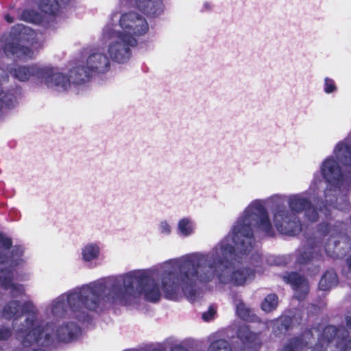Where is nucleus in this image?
I'll return each instance as SVG.
<instances>
[{"instance_id": "49", "label": "nucleus", "mask_w": 351, "mask_h": 351, "mask_svg": "<svg viewBox=\"0 0 351 351\" xmlns=\"http://www.w3.org/2000/svg\"><path fill=\"white\" fill-rule=\"evenodd\" d=\"M0 351H1V348H0Z\"/></svg>"}, {"instance_id": "39", "label": "nucleus", "mask_w": 351, "mask_h": 351, "mask_svg": "<svg viewBox=\"0 0 351 351\" xmlns=\"http://www.w3.org/2000/svg\"><path fill=\"white\" fill-rule=\"evenodd\" d=\"M325 88H335V83L333 80L326 77L324 80Z\"/></svg>"}, {"instance_id": "32", "label": "nucleus", "mask_w": 351, "mask_h": 351, "mask_svg": "<svg viewBox=\"0 0 351 351\" xmlns=\"http://www.w3.org/2000/svg\"><path fill=\"white\" fill-rule=\"evenodd\" d=\"M208 351H232L229 342L225 339H217L213 341L208 349Z\"/></svg>"}, {"instance_id": "1", "label": "nucleus", "mask_w": 351, "mask_h": 351, "mask_svg": "<svg viewBox=\"0 0 351 351\" xmlns=\"http://www.w3.org/2000/svg\"><path fill=\"white\" fill-rule=\"evenodd\" d=\"M252 227L258 228L267 237L275 236L268 213L259 201L252 202L237 220L231 239L234 245L226 239L207 254L191 255L182 261L179 272L184 293L194 297L197 282H208L215 275L221 283H231L237 287L243 286L254 279V269L236 267V263H241V255L249 254L254 247Z\"/></svg>"}, {"instance_id": "46", "label": "nucleus", "mask_w": 351, "mask_h": 351, "mask_svg": "<svg viewBox=\"0 0 351 351\" xmlns=\"http://www.w3.org/2000/svg\"><path fill=\"white\" fill-rule=\"evenodd\" d=\"M24 351H42L40 349H27Z\"/></svg>"}, {"instance_id": "38", "label": "nucleus", "mask_w": 351, "mask_h": 351, "mask_svg": "<svg viewBox=\"0 0 351 351\" xmlns=\"http://www.w3.org/2000/svg\"><path fill=\"white\" fill-rule=\"evenodd\" d=\"M319 230L322 233L324 236H326L330 230V226L327 222L321 223L319 225Z\"/></svg>"}, {"instance_id": "4", "label": "nucleus", "mask_w": 351, "mask_h": 351, "mask_svg": "<svg viewBox=\"0 0 351 351\" xmlns=\"http://www.w3.org/2000/svg\"><path fill=\"white\" fill-rule=\"evenodd\" d=\"M289 206L292 212L285 206L278 205L274 213L275 227L281 234L295 236L300 233L302 224L296 213L304 212L306 217L311 222H316L319 219L317 208L308 198L300 194L290 196Z\"/></svg>"}, {"instance_id": "37", "label": "nucleus", "mask_w": 351, "mask_h": 351, "mask_svg": "<svg viewBox=\"0 0 351 351\" xmlns=\"http://www.w3.org/2000/svg\"><path fill=\"white\" fill-rule=\"evenodd\" d=\"M216 308L213 306L210 305L208 311L203 313L202 319L204 321L208 322L214 318V316L216 314Z\"/></svg>"}, {"instance_id": "25", "label": "nucleus", "mask_w": 351, "mask_h": 351, "mask_svg": "<svg viewBox=\"0 0 351 351\" xmlns=\"http://www.w3.org/2000/svg\"><path fill=\"white\" fill-rule=\"evenodd\" d=\"M39 68L37 66L29 67L19 66L14 69V76L20 81H26L33 75H38Z\"/></svg>"}, {"instance_id": "8", "label": "nucleus", "mask_w": 351, "mask_h": 351, "mask_svg": "<svg viewBox=\"0 0 351 351\" xmlns=\"http://www.w3.org/2000/svg\"><path fill=\"white\" fill-rule=\"evenodd\" d=\"M149 29L146 20L135 12H129L121 16L119 25L113 31L123 34L125 37L132 36L134 39L136 36L145 34Z\"/></svg>"}, {"instance_id": "23", "label": "nucleus", "mask_w": 351, "mask_h": 351, "mask_svg": "<svg viewBox=\"0 0 351 351\" xmlns=\"http://www.w3.org/2000/svg\"><path fill=\"white\" fill-rule=\"evenodd\" d=\"M308 348V343L303 336L294 337L289 339L281 351H302Z\"/></svg>"}, {"instance_id": "5", "label": "nucleus", "mask_w": 351, "mask_h": 351, "mask_svg": "<svg viewBox=\"0 0 351 351\" xmlns=\"http://www.w3.org/2000/svg\"><path fill=\"white\" fill-rule=\"evenodd\" d=\"M38 311L34 304L25 301L22 304L18 300H10L3 306L2 315L6 319H18L23 315L27 317L24 325L16 330V338L21 341L24 347H29L32 343H39L44 335V328L36 325Z\"/></svg>"}, {"instance_id": "44", "label": "nucleus", "mask_w": 351, "mask_h": 351, "mask_svg": "<svg viewBox=\"0 0 351 351\" xmlns=\"http://www.w3.org/2000/svg\"><path fill=\"white\" fill-rule=\"evenodd\" d=\"M26 14H27V12H25L23 14L22 17H23L25 20H27V21H32V19H29V18H27V17H26Z\"/></svg>"}, {"instance_id": "45", "label": "nucleus", "mask_w": 351, "mask_h": 351, "mask_svg": "<svg viewBox=\"0 0 351 351\" xmlns=\"http://www.w3.org/2000/svg\"><path fill=\"white\" fill-rule=\"evenodd\" d=\"M324 90H325L326 93L329 94V93H331L335 89H324Z\"/></svg>"}, {"instance_id": "15", "label": "nucleus", "mask_w": 351, "mask_h": 351, "mask_svg": "<svg viewBox=\"0 0 351 351\" xmlns=\"http://www.w3.org/2000/svg\"><path fill=\"white\" fill-rule=\"evenodd\" d=\"M179 276L173 271L165 273L162 278V289L165 298L173 299L178 293L180 286Z\"/></svg>"}, {"instance_id": "41", "label": "nucleus", "mask_w": 351, "mask_h": 351, "mask_svg": "<svg viewBox=\"0 0 351 351\" xmlns=\"http://www.w3.org/2000/svg\"><path fill=\"white\" fill-rule=\"evenodd\" d=\"M346 323L348 328L351 329V316L346 317Z\"/></svg>"}, {"instance_id": "10", "label": "nucleus", "mask_w": 351, "mask_h": 351, "mask_svg": "<svg viewBox=\"0 0 351 351\" xmlns=\"http://www.w3.org/2000/svg\"><path fill=\"white\" fill-rule=\"evenodd\" d=\"M320 169L324 179L330 185L338 186L342 184L343 174L341 168L332 156L322 162Z\"/></svg>"}, {"instance_id": "9", "label": "nucleus", "mask_w": 351, "mask_h": 351, "mask_svg": "<svg viewBox=\"0 0 351 351\" xmlns=\"http://www.w3.org/2000/svg\"><path fill=\"white\" fill-rule=\"evenodd\" d=\"M335 340L336 351H351L350 332L343 326H326L319 339L322 344L330 343Z\"/></svg>"}, {"instance_id": "19", "label": "nucleus", "mask_w": 351, "mask_h": 351, "mask_svg": "<svg viewBox=\"0 0 351 351\" xmlns=\"http://www.w3.org/2000/svg\"><path fill=\"white\" fill-rule=\"evenodd\" d=\"M10 256L5 253L0 252V263L6 264L10 263L12 265H16L21 260L24 253V247L21 245L12 246Z\"/></svg>"}, {"instance_id": "43", "label": "nucleus", "mask_w": 351, "mask_h": 351, "mask_svg": "<svg viewBox=\"0 0 351 351\" xmlns=\"http://www.w3.org/2000/svg\"><path fill=\"white\" fill-rule=\"evenodd\" d=\"M5 19H6V21L8 23H12L13 22L12 18L11 16H8V15L5 16Z\"/></svg>"}, {"instance_id": "6", "label": "nucleus", "mask_w": 351, "mask_h": 351, "mask_svg": "<svg viewBox=\"0 0 351 351\" xmlns=\"http://www.w3.org/2000/svg\"><path fill=\"white\" fill-rule=\"evenodd\" d=\"M45 72V82L48 86H83L89 82V75L83 67L76 66L72 69L68 75L58 72L50 66L43 69Z\"/></svg>"}, {"instance_id": "33", "label": "nucleus", "mask_w": 351, "mask_h": 351, "mask_svg": "<svg viewBox=\"0 0 351 351\" xmlns=\"http://www.w3.org/2000/svg\"><path fill=\"white\" fill-rule=\"evenodd\" d=\"M178 228L182 234L184 236L191 234L193 232V227L188 219H182L179 221Z\"/></svg>"}, {"instance_id": "13", "label": "nucleus", "mask_w": 351, "mask_h": 351, "mask_svg": "<svg viewBox=\"0 0 351 351\" xmlns=\"http://www.w3.org/2000/svg\"><path fill=\"white\" fill-rule=\"evenodd\" d=\"M80 66L84 69V70L86 71V73L88 74L90 79V72H95L99 73H104L108 72L110 68V62L104 52L97 51L88 56L86 62V66Z\"/></svg>"}, {"instance_id": "17", "label": "nucleus", "mask_w": 351, "mask_h": 351, "mask_svg": "<svg viewBox=\"0 0 351 351\" xmlns=\"http://www.w3.org/2000/svg\"><path fill=\"white\" fill-rule=\"evenodd\" d=\"M349 138L339 142L334 149V154L339 163L345 167H351V146L349 145Z\"/></svg>"}, {"instance_id": "28", "label": "nucleus", "mask_w": 351, "mask_h": 351, "mask_svg": "<svg viewBox=\"0 0 351 351\" xmlns=\"http://www.w3.org/2000/svg\"><path fill=\"white\" fill-rule=\"evenodd\" d=\"M14 280L13 271L9 268L0 269V285L5 289L8 290Z\"/></svg>"}, {"instance_id": "11", "label": "nucleus", "mask_w": 351, "mask_h": 351, "mask_svg": "<svg viewBox=\"0 0 351 351\" xmlns=\"http://www.w3.org/2000/svg\"><path fill=\"white\" fill-rule=\"evenodd\" d=\"M281 277L285 283L290 285L298 300L302 301L307 297L309 285L304 276L296 271H291L286 272Z\"/></svg>"}, {"instance_id": "42", "label": "nucleus", "mask_w": 351, "mask_h": 351, "mask_svg": "<svg viewBox=\"0 0 351 351\" xmlns=\"http://www.w3.org/2000/svg\"><path fill=\"white\" fill-rule=\"evenodd\" d=\"M349 271L351 272V254L346 259Z\"/></svg>"}, {"instance_id": "16", "label": "nucleus", "mask_w": 351, "mask_h": 351, "mask_svg": "<svg viewBox=\"0 0 351 351\" xmlns=\"http://www.w3.org/2000/svg\"><path fill=\"white\" fill-rule=\"evenodd\" d=\"M132 1L138 10L152 16L160 15L164 10L161 0H132Z\"/></svg>"}, {"instance_id": "21", "label": "nucleus", "mask_w": 351, "mask_h": 351, "mask_svg": "<svg viewBox=\"0 0 351 351\" xmlns=\"http://www.w3.org/2000/svg\"><path fill=\"white\" fill-rule=\"evenodd\" d=\"M4 51L8 56L12 54L21 59L32 58L34 54L33 51L29 48L19 45H7L4 48Z\"/></svg>"}, {"instance_id": "12", "label": "nucleus", "mask_w": 351, "mask_h": 351, "mask_svg": "<svg viewBox=\"0 0 351 351\" xmlns=\"http://www.w3.org/2000/svg\"><path fill=\"white\" fill-rule=\"evenodd\" d=\"M237 336L242 343V346L235 351H258L261 343L257 333L251 331L250 326L243 324L237 331Z\"/></svg>"}, {"instance_id": "14", "label": "nucleus", "mask_w": 351, "mask_h": 351, "mask_svg": "<svg viewBox=\"0 0 351 351\" xmlns=\"http://www.w3.org/2000/svg\"><path fill=\"white\" fill-rule=\"evenodd\" d=\"M321 247L315 240H307V245L298 250L296 261L300 265H306L314 261L322 259Z\"/></svg>"}, {"instance_id": "47", "label": "nucleus", "mask_w": 351, "mask_h": 351, "mask_svg": "<svg viewBox=\"0 0 351 351\" xmlns=\"http://www.w3.org/2000/svg\"><path fill=\"white\" fill-rule=\"evenodd\" d=\"M346 239H348V242H349V244H350V247L351 246V240H350V238L348 237V236H346Z\"/></svg>"}, {"instance_id": "31", "label": "nucleus", "mask_w": 351, "mask_h": 351, "mask_svg": "<svg viewBox=\"0 0 351 351\" xmlns=\"http://www.w3.org/2000/svg\"><path fill=\"white\" fill-rule=\"evenodd\" d=\"M67 0H53V3H42L40 8L46 13L55 14L62 5H65Z\"/></svg>"}, {"instance_id": "35", "label": "nucleus", "mask_w": 351, "mask_h": 351, "mask_svg": "<svg viewBox=\"0 0 351 351\" xmlns=\"http://www.w3.org/2000/svg\"><path fill=\"white\" fill-rule=\"evenodd\" d=\"M12 239L4 233L0 232V248L8 250L12 247Z\"/></svg>"}, {"instance_id": "27", "label": "nucleus", "mask_w": 351, "mask_h": 351, "mask_svg": "<svg viewBox=\"0 0 351 351\" xmlns=\"http://www.w3.org/2000/svg\"><path fill=\"white\" fill-rule=\"evenodd\" d=\"M82 258L88 262L97 258L99 254V247L97 245L90 243L86 245L82 252Z\"/></svg>"}, {"instance_id": "50", "label": "nucleus", "mask_w": 351, "mask_h": 351, "mask_svg": "<svg viewBox=\"0 0 351 351\" xmlns=\"http://www.w3.org/2000/svg\"><path fill=\"white\" fill-rule=\"evenodd\" d=\"M350 339L351 340V338L350 337Z\"/></svg>"}, {"instance_id": "26", "label": "nucleus", "mask_w": 351, "mask_h": 351, "mask_svg": "<svg viewBox=\"0 0 351 351\" xmlns=\"http://www.w3.org/2000/svg\"><path fill=\"white\" fill-rule=\"evenodd\" d=\"M339 241H337L334 236L330 235L325 243L324 250L328 256L332 258H338L343 253L338 249Z\"/></svg>"}, {"instance_id": "34", "label": "nucleus", "mask_w": 351, "mask_h": 351, "mask_svg": "<svg viewBox=\"0 0 351 351\" xmlns=\"http://www.w3.org/2000/svg\"><path fill=\"white\" fill-rule=\"evenodd\" d=\"M10 293L12 297L17 298L25 293V288L23 285L13 282L9 287Z\"/></svg>"}, {"instance_id": "48", "label": "nucleus", "mask_w": 351, "mask_h": 351, "mask_svg": "<svg viewBox=\"0 0 351 351\" xmlns=\"http://www.w3.org/2000/svg\"><path fill=\"white\" fill-rule=\"evenodd\" d=\"M45 339H49V337H50V335H49V334H45Z\"/></svg>"}, {"instance_id": "40", "label": "nucleus", "mask_w": 351, "mask_h": 351, "mask_svg": "<svg viewBox=\"0 0 351 351\" xmlns=\"http://www.w3.org/2000/svg\"><path fill=\"white\" fill-rule=\"evenodd\" d=\"M161 228H162V232L169 234L171 231L170 226L167 223H162Z\"/></svg>"}, {"instance_id": "2", "label": "nucleus", "mask_w": 351, "mask_h": 351, "mask_svg": "<svg viewBox=\"0 0 351 351\" xmlns=\"http://www.w3.org/2000/svg\"><path fill=\"white\" fill-rule=\"evenodd\" d=\"M104 283L106 285V302H121L136 293L143 294L145 299L151 302H158L161 297L158 284L144 271L131 272Z\"/></svg>"}, {"instance_id": "20", "label": "nucleus", "mask_w": 351, "mask_h": 351, "mask_svg": "<svg viewBox=\"0 0 351 351\" xmlns=\"http://www.w3.org/2000/svg\"><path fill=\"white\" fill-rule=\"evenodd\" d=\"M338 283V276L334 269H327L322 275L319 282V288L322 291H329Z\"/></svg>"}, {"instance_id": "30", "label": "nucleus", "mask_w": 351, "mask_h": 351, "mask_svg": "<svg viewBox=\"0 0 351 351\" xmlns=\"http://www.w3.org/2000/svg\"><path fill=\"white\" fill-rule=\"evenodd\" d=\"M278 298L276 294L270 293L267 295L264 301L261 303V308L265 312H271L275 310L278 306Z\"/></svg>"}, {"instance_id": "29", "label": "nucleus", "mask_w": 351, "mask_h": 351, "mask_svg": "<svg viewBox=\"0 0 351 351\" xmlns=\"http://www.w3.org/2000/svg\"><path fill=\"white\" fill-rule=\"evenodd\" d=\"M236 313L241 319L247 322L253 321L256 316L253 311L247 308L243 302H240L237 305Z\"/></svg>"}, {"instance_id": "24", "label": "nucleus", "mask_w": 351, "mask_h": 351, "mask_svg": "<svg viewBox=\"0 0 351 351\" xmlns=\"http://www.w3.org/2000/svg\"><path fill=\"white\" fill-rule=\"evenodd\" d=\"M293 324V319L289 315H282L278 317L274 324V331L278 334L286 333Z\"/></svg>"}, {"instance_id": "18", "label": "nucleus", "mask_w": 351, "mask_h": 351, "mask_svg": "<svg viewBox=\"0 0 351 351\" xmlns=\"http://www.w3.org/2000/svg\"><path fill=\"white\" fill-rule=\"evenodd\" d=\"M80 332L79 326L73 322H69L59 326L56 331L58 339L63 342H70Z\"/></svg>"}, {"instance_id": "7", "label": "nucleus", "mask_w": 351, "mask_h": 351, "mask_svg": "<svg viewBox=\"0 0 351 351\" xmlns=\"http://www.w3.org/2000/svg\"><path fill=\"white\" fill-rule=\"evenodd\" d=\"M108 54L111 59L118 63L128 62L132 56L131 48L136 45V39L132 36L125 37L114 31L110 34Z\"/></svg>"}, {"instance_id": "3", "label": "nucleus", "mask_w": 351, "mask_h": 351, "mask_svg": "<svg viewBox=\"0 0 351 351\" xmlns=\"http://www.w3.org/2000/svg\"><path fill=\"white\" fill-rule=\"evenodd\" d=\"M106 285L103 282H95L59 297L53 304L51 313L56 317H64L69 308L79 321H84L88 316L85 310L95 311L101 301L106 302Z\"/></svg>"}, {"instance_id": "36", "label": "nucleus", "mask_w": 351, "mask_h": 351, "mask_svg": "<svg viewBox=\"0 0 351 351\" xmlns=\"http://www.w3.org/2000/svg\"><path fill=\"white\" fill-rule=\"evenodd\" d=\"M12 333L11 328L1 326L0 328V341L8 340L12 337Z\"/></svg>"}, {"instance_id": "22", "label": "nucleus", "mask_w": 351, "mask_h": 351, "mask_svg": "<svg viewBox=\"0 0 351 351\" xmlns=\"http://www.w3.org/2000/svg\"><path fill=\"white\" fill-rule=\"evenodd\" d=\"M4 91L1 89L0 91V112L3 110H10L14 108L18 104L16 97L10 91Z\"/></svg>"}]
</instances>
